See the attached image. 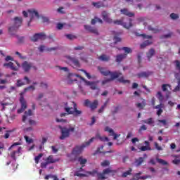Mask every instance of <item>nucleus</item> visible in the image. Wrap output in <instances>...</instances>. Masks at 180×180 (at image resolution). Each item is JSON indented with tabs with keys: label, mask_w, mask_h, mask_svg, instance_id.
Returning a JSON list of instances; mask_svg holds the SVG:
<instances>
[{
	"label": "nucleus",
	"mask_w": 180,
	"mask_h": 180,
	"mask_svg": "<svg viewBox=\"0 0 180 180\" xmlns=\"http://www.w3.org/2000/svg\"><path fill=\"white\" fill-rule=\"evenodd\" d=\"M98 70L99 72L101 74V75H103V77H108L109 75L110 76V78L106 79L102 82V85H105V84H108V82L115 81V79L123 75V74L120 72H117V71L110 72V70H107L106 68H103L101 66L98 67Z\"/></svg>",
	"instance_id": "f257e3e1"
},
{
	"label": "nucleus",
	"mask_w": 180,
	"mask_h": 180,
	"mask_svg": "<svg viewBox=\"0 0 180 180\" xmlns=\"http://www.w3.org/2000/svg\"><path fill=\"white\" fill-rule=\"evenodd\" d=\"M96 139H98V140H100L101 141H109V138L106 136H101L99 133H97L96 134V137L91 138L89 141L83 143L82 146H76L73 149L72 154H74L75 155H77V154H81V153L84 151V148H85V147H88V146H89L91 143H93L94 140H95Z\"/></svg>",
	"instance_id": "f03ea898"
},
{
	"label": "nucleus",
	"mask_w": 180,
	"mask_h": 180,
	"mask_svg": "<svg viewBox=\"0 0 180 180\" xmlns=\"http://www.w3.org/2000/svg\"><path fill=\"white\" fill-rule=\"evenodd\" d=\"M62 106H63L64 110L67 112V113H81V111L78 110L77 103L74 101L63 103Z\"/></svg>",
	"instance_id": "7ed1b4c3"
},
{
	"label": "nucleus",
	"mask_w": 180,
	"mask_h": 180,
	"mask_svg": "<svg viewBox=\"0 0 180 180\" xmlns=\"http://www.w3.org/2000/svg\"><path fill=\"white\" fill-rule=\"evenodd\" d=\"M59 129H60L61 135L59 137L60 140H65V139H68L70 137V134L74 132L75 130V127L70 126L69 127H63L59 126Z\"/></svg>",
	"instance_id": "20e7f679"
},
{
	"label": "nucleus",
	"mask_w": 180,
	"mask_h": 180,
	"mask_svg": "<svg viewBox=\"0 0 180 180\" xmlns=\"http://www.w3.org/2000/svg\"><path fill=\"white\" fill-rule=\"evenodd\" d=\"M114 25H120V26H123L125 29H129L133 26L131 23V19L127 18L125 20L124 19L121 20H116L113 21Z\"/></svg>",
	"instance_id": "39448f33"
},
{
	"label": "nucleus",
	"mask_w": 180,
	"mask_h": 180,
	"mask_svg": "<svg viewBox=\"0 0 180 180\" xmlns=\"http://www.w3.org/2000/svg\"><path fill=\"white\" fill-rule=\"evenodd\" d=\"M83 105L86 108H89L91 110H95L99 105V101L98 100H94L93 102H91L89 99H86L84 100Z\"/></svg>",
	"instance_id": "423d86ee"
},
{
	"label": "nucleus",
	"mask_w": 180,
	"mask_h": 180,
	"mask_svg": "<svg viewBox=\"0 0 180 180\" xmlns=\"http://www.w3.org/2000/svg\"><path fill=\"white\" fill-rule=\"evenodd\" d=\"M32 116H33L32 113H25L22 116V122H24V123L26 122H28V123L30 126H37V122L34 120L32 118Z\"/></svg>",
	"instance_id": "0eeeda50"
},
{
	"label": "nucleus",
	"mask_w": 180,
	"mask_h": 180,
	"mask_svg": "<svg viewBox=\"0 0 180 180\" xmlns=\"http://www.w3.org/2000/svg\"><path fill=\"white\" fill-rule=\"evenodd\" d=\"M75 76L77 77V78L82 79V81H83L86 84V85L90 86L91 89H92L93 91H95V89H98V84H96V82H89L79 75H75Z\"/></svg>",
	"instance_id": "6e6552de"
},
{
	"label": "nucleus",
	"mask_w": 180,
	"mask_h": 180,
	"mask_svg": "<svg viewBox=\"0 0 180 180\" xmlns=\"http://www.w3.org/2000/svg\"><path fill=\"white\" fill-rule=\"evenodd\" d=\"M58 161V159L54 158V156L49 155L46 160L45 162L41 163V168H47L49 164H54Z\"/></svg>",
	"instance_id": "1a4fd4ad"
},
{
	"label": "nucleus",
	"mask_w": 180,
	"mask_h": 180,
	"mask_svg": "<svg viewBox=\"0 0 180 180\" xmlns=\"http://www.w3.org/2000/svg\"><path fill=\"white\" fill-rule=\"evenodd\" d=\"M115 172H116V171L112 169V167L105 169L103 173L98 174V179H101V180L107 179L108 177L106 176V175H109V174H113Z\"/></svg>",
	"instance_id": "9d476101"
},
{
	"label": "nucleus",
	"mask_w": 180,
	"mask_h": 180,
	"mask_svg": "<svg viewBox=\"0 0 180 180\" xmlns=\"http://www.w3.org/2000/svg\"><path fill=\"white\" fill-rule=\"evenodd\" d=\"M20 103L21 104V108L18 110V113H23L25 110L27 108V103H26V100H25V97L21 96L20 97Z\"/></svg>",
	"instance_id": "9b49d317"
},
{
	"label": "nucleus",
	"mask_w": 180,
	"mask_h": 180,
	"mask_svg": "<svg viewBox=\"0 0 180 180\" xmlns=\"http://www.w3.org/2000/svg\"><path fill=\"white\" fill-rule=\"evenodd\" d=\"M46 39V34L44 33H37L33 35L30 38L31 41L36 42L37 40H44Z\"/></svg>",
	"instance_id": "f8f14e48"
},
{
	"label": "nucleus",
	"mask_w": 180,
	"mask_h": 180,
	"mask_svg": "<svg viewBox=\"0 0 180 180\" xmlns=\"http://www.w3.org/2000/svg\"><path fill=\"white\" fill-rule=\"evenodd\" d=\"M22 70H24L25 72H29V71H30V69L32 68H34V70H37V68H36L35 66H33L32 63H29L27 61L23 62L22 64Z\"/></svg>",
	"instance_id": "ddd939ff"
},
{
	"label": "nucleus",
	"mask_w": 180,
	"mask_h": 180,
	"mask_svg": "<svg viewBox=\"0 0 180 180\" xmlns=\"http://www.w3.org/2000/svg\"><path fill=\"white\" fill-rule=\"evenodd\" d=\"M17 66L13 65V63L9 62L4 64V67H8L13 71H18L19 70V67H20V64L18 61H15Z\"/></svg>",
	"instance_id": "4468645a"
},
{
	"label": "nucleus",
	"mask_w": 180,
	"mask_h": 180,
	"mask_svg": "<svg viewBox=\"0 0 180 180\" xmlns=\"http://www.w3.org/2000/svg\"><path fill=\"white\" fill-rule=\"evenodd\" d=\"M66 58L75 65L76 68L81 67V63H79V60L75 57H71V56H66Z\"/></svg>",
	"instance_id": "2eb2a0df"
},
{
	"label": "nucleus",
	"mask_w": 180,
	"mask_h": 180,
	"mask_svg": "<svg viewBox=\"0 0 180 180\" xmlns=\"http://www.w3.org/2000/svg\"><path fill=\"white\" fill-rule=\"evenodd\" d=\"M65 116H68V113H58L56 115V120L58 123H61V122H66L67 120H65L64 117Z\"/></svg>",
	"instance_id": "dca6fc26"
},
{
	"label": "nucleus",
	"mask_w": 180,
	"mask_h": 180,
	"mask_svg": "<svg viewBox=\"0 0 180 180\" xmlns=\"http://www.w3.org/2000/svg\"><path fill=\"white\" fill-rule=\"evenodd\" d=\"M104 130L105 131H108V133H110V136H114L113 140H117V138L120 137V134L115 133V131H113L112 128L109 127H105Z\"/></svg>",
	"instance_id": "f3484780"
},
{
	"label": "nucleus",
	"mask_w": 180,
	"mask_h": 180,
	"mask_svg": "<svg viewBox=\"0 0 180 180\" xmlns=\"http://www.w3.org/2000/svg\"><path fill=\"white\" fill-rule=\"evenodd\" d=\"M101 15L104 22H106V23H113V20L109 17V13H108V12L103 11Z\"/></svg>",
	"instance_id": "a211bd4d"
},
{
	"label": "nucleus",
	"mask_w": 180,
	"mask_h": 180,
	"mask_svg": "<svg viewBox=\"0 0 180 180\" xmlns=\"http://www.w3.org/2000/svg\"><path fill=\"white\" fill-rule=\"evenodd\" d=\"M28 15L30 16V22H32L33 20L34 16L36 18H39V13L36 10H28Z\"/></svg>",
	"instance_id": "6ab92c4d"
},
{
	"label": "nucleus",
	"mask_w": 180,
	"mask_h": 180,
	"mask_svg": "<svg viewBox=\"0 0 180 180\" xmlns=\"http://www.w3.org/2000/svg\"><path fill=\"white\" fill-rule=\"evenodd\" d=\"M13 20L14 25H15L17 27H20L23 22V18H22V17H15Z\"/></svg>",
	"instance_id": "aec40b11"
},
{
	"label": "nucleus",
	"mask_w": 180,
	"mask_h": 180,
	"mask_svg": "<svg viewBox=\"0 0 180 180\" xmlns=\"http://www.w3.org/2000/svg\"><path fill=\"white\" fill-rule=\"evenodd\" d=\"M85 30H87V32H89L90 33H93L94 34H99V32H98V29L91 27L90 25H84Z\"/></svg>",
	"instance_id": "412c9836"
},
{
	"label": "nucleus",
	"mask_w": 180,
	"mask_h": 180,
	"mask_svg": "<svg viewBox=\"0 0 180 180\" xmlns=\"http://www.w3.org/2000/svg\"><path fill=\"white\" fill-rule=\"evenodd\" d=\"M127 58V53H121L116 56L115 61L120 64L122 61L124 60V58Z\"/></svg>",
	"instance_id": "4be33fe9"
},
{
	"label": "nucleus",
	"mask_w": 180,
	"mask_h": 180,
	"mask_svg": "<svg viewBox=\"0 0 180 180\" xmlns=\"http://www.w3.org/2000/svg\"><path fill=\"white\" fill-rule=\"evenodd\" d=\"M151 74H153V72H141L140 73H138L136 76L138 77V78H148L150 75H151Z\"/></svg>",
	"instance_id": "5701e85b"
},
{
	"label": "nucleus",
	"mask_w": 180,
	"mask_h": 180,
	"mask_svg": "<svg viewBox=\"0 0 180 180\" xmlns=\"http://www.w3.org/2000/svg\"><path fill=\"white\" fill-rule=\"evenodd\" d=\"M20 150H22V148L18 147L16 150H14L11 153V157L14 160V161H16V155L19 157L20 155Z\"/></svg>",
	"instance_id": "b1692460"
},
{
	"label": "nucleus",
	"mask_w": 180,
	"mask_h": 180,
	"mask_svg": "<svg viewBox=\"0 0 180 180\" xmlns=\"http://www.w3.org/2000/svg\"><path fill=\"white\" fill-rule=\"evenodd\" d=\"M146 105H147V101H146V99H143V98H141V102L137 103L136 104V108H138V109H144V108H146Z\"/></svg>",
	"instance_id": "393cba45"
},
{
	"label": "nucleus",
	"mask_w": 180,
	"mask_h": 180,
	"mask_svg": "<svg viewBox=\"0 0 180 180\" xmlns=\"http://www.w3.org/2000/svg\"><path fill=\"white\" fill-rule=\"evenodd\" d=\"M92 5L94 6L95 8H97V9L108 7V4H105L103 1L93 2Z\"/></svg>",
	"instance_id": "a878e982"
},
{
	"label": "nucleus",
	"mask_w": 180,
	"mask_h": 180,
	"mask_svg": "<svg viewBox=\"0 0 180 180\" xmlns=\"http://www.w3.org/2000/svg\"><path fill=\"white\" fill-rule=\"evenodd\" d=\"M142 123H145L146 124H148L152 127L155 125V121H154V119L151 117L142 120Z\"/></svg>",
	"instance_id": "bb28decb"
},
{
	"label": "nucleus",
	"mask_w": 180,
	"mask_h": 180,
	"mask_svg": "<svg viewBox=\"0 0 180 180\" xmlns=\"http://www.w3.org/2000/svg\"><path fill=\"white\" fill-rule=\"evenodd\" d=\"M120 12L122 15H125L126 16H128L129 18H133L134 16V13H131L127 10V8L121 9Z\"/></svg>",
	"instance_id": "cd10ccee"
},
{
	"label": "nucleus",
	"mask_w": 180,
	"mask_h": 180,
	"mask_svg": "<svg viewBox=\"0 0 180 180\" xmlns=\"http://www.w3.org/2000/svg\"><path fill=\"white\" fill-rule=\"evenodd\" d=\"M145 146H142L139 148L141 151H151V146H150V142L146 141H145Z\"/></svg>",
	"instance_id": "c85d7f7f"
},
{
	"label": "nucleus",
	"mask_w": 180,
	"mask_h": 180,
	"mask_svg": "<svg viewBox=\"0 0 180 180\" xmlns=\"http://www.w3.org/2000/svg\"><path fill=\"white\" fill-rule=\"evenodd\" d=\"M155 54V50L154 48L150 49L148 53H146V57L148 58V61H151V58Z\"/></svg>",
	"instance_id": "c756f323"
},
{
	"label": "nucleus",
	"mask_w": 180,
	"mask_h": 180,
	"mask_svg": "<svg viewBox=\"0 0 180 180\" xmlns=\"http://www.w3.org/2000/svg\"><path fill=\"white\" fill-rule=\"evenodd\" d=\"M38 49L39 50L40 53H43V51H44V50L46 49V46L44 45H40ZM46 50V51H53L54 50H57V48H47Z\"/></svg>",
	"instance_id": "7c9ffc66"
},
{
	"label": "nucleus",
	"mask_w": 180,
	"mask_h": 180,
	"mask_svg": "<svg viewBox=\"0 0 180 180\" xmlns=\"http://www.w3.org/2000/svg\"><path fill=\"white\" fill-rule=\"evenodd\" d=\"M98 60H100V61H110V56H108V55H105V54H102L101 56H100L98 57Z\"/></svg>",
	"instance_id": "2f4dec72"
},
{
	"label": "nucleus",
	"mask_w": 180,
	"mask_h": 180,
	"mask_svg": "<svg viewBox=\"0 0 180 180\" xmlns=\"http://www.w3.org/2000/svg\"><path fill=\"white\" fill-rule=\"evenodd\" d=\"M18 29H19V27H17L16 25H13V26L8 28V32L10 33V34H15Z\"/></svg>",
	"instance_id": "473e14b6"
},
{
	"label": "nucleus",
	"mask_w": 180,
	"mask_h": 180,
	"mask_svg": "<svg viewBox=\"0 0 180 180\" xmlns=\"http://www.w3.org/2000/svg\"><path fill=\"white\" fill-rule=\"evenodd\" d=\"M151 44H153V41H150V40L144 41L141 44V49H146V47H147V46H151Z\"/></svg>",
	"instance_id": "72a5a7b5"
},
{
	"label": "nucleus",
	"mask_w": 180,
	"mask_h": 180,
	"mask_svg": "<svg viewBox=\"0 0 180 180\" xmlns=\"http://www.w3.org/2000/svg\"><path fill=\"white\" fill-rule=\"evenodd\" d=\"M143 162H144V158H139L135 160L134 164L136 167H140Z\"/></svg>",
	"instance_id": "f704fd0d"
},
{
	"label": "nucleus",
	"mask_w": 180,
	"mask_h": 180,
	"mask_svg": "<svg viewBox=\"0 0 180 180\" xmlns=\"http://www.w3.org/2000/svg\"><path fill=\"white\" fill-rule=\"evenodd\" d=\"M118 50H123L124 51L125 54H127V57L128 54H130V53L132 52L131 49L129 47L124 46L122 48H119Z\"/></svg>",
	"instance_id": "c9c22d12"
},
{
	"label": "nucleus",
	"mask_w": 180,
	"mask_h": 180,
	"mask_svg": "<svg viewBox=\"0 0 180 180\" xmlns=\"http://www.w3.org/2000/svg\"><path fill=\"white\" fill-rule=\"evenodd\" d=\"M96 172H86V174H77V176H88L89 175H91L92 176H94V175H95Z\"/></svg>",
	"instance_id": "e433bc0d"
},
{
	"label": "nucleus",
	"mask_w": 180,
	"mask_h": 180,
	"mask_svg": "<svg viewBox=\"0 0 180 180\" xmlns=\"http://www.w3.org/2000/svg\"><path fill=\"white\" fill-rule=\"evenodd\" d=\"M117 81H119L121 84H130V80L124 79V77L123 76L117 79Z\"/></svg>",
	"instance_id": "4c0bfd02"
},
{
	"label": "nucleus",
	"mask_w": 180,
	"mask_h": 180,
	"mask_svg": "<svg viewBox=\"0 0 180 180\" xmlns=\"http://www.w3.org/2000/svg\"><path fill=\"white\" fill-rule=\"evenodd\" d=\"M108 103H109V100H107L103 105H101V108L98 110V113H102L103 110H105V108L108 106Z\"/></svg>",
	"instance_id": "58836bf2"
},
{
	"label": "nucleus",
	"mask_w": 180,
	"mask_h": 180,
	"mask_svg": "<svg viewBox=\"0 0 180 180\" xmlns=\"http://www.w3.org/2000/svg\"><path fill=\"white\" fill-rule=\"evenodd\" d=\"M173 158H174L172 160V162L175 165H178V164H180V157L179 156H172Z\"/></svg>",
	"instance_id": "ea45409f"
},
{
	"label": "nucleus",
	"mask_w": 180,
	"mask_h": 180,
	"mask_svg": "<svg viewBox=\"0 0 180 180\" xmlns=\"http://www.w3.org/2000/svg\"><path fill=\"white\" fill-rule=\"evenodd\" d=\"M156 160L159 164H161L162 165H168V162H167L162 159H160L158 158H156Z\"/></svg>",
	"instance_id": "a19ab883"
},
{
	"label": "nucleus",
	"mask_w": 180,
	"mask_h": 180,
	"mask_svg": "<svg viewBox=\"0 0 180 180\" xmlns=\"http://www.w3.org/2000/svg\"><path fill=\"white\" fill-rule=\"evenodd\" d=\"M78 161H79V162H80L81 165H82V167H84V165L86 164L87 160H86V158L80 157V158H78Z\"/></svg>",
	"instance_id": "79ce46f5"
},
{
	"label": "nucleus",
	"mask_w": 180,
	"mask_h": 180,
	"mask_svg": "<svg viewBox=\"0 0 180 180\" xmlns=\"http://www.w3.org/2000/svg\"><path fill=\"white\" fill-rule=\"evenodd\" d=\"M155 109H158L157 113H162V104L160 103L155 106Z\"/></svg>",
	"instance_id": "37998d69"
},
{
	"label": "nucleus",
	"mask_w": 180,
	"mask_h": 180,
	"mask_svg": "<svg viewBox=\"0 0 180 180\" xmlns=\"http://www.w3.org/2000/svg\"><path fill=\"white\" fill-rule=\"evenodd\" d=\"M6 116L7 117L8 122H9V120H13V119H15V115L13 113H8Z\"/></svg>",
	"instance_id": "c03bdc74"
},
{
	"label": "nucleus",
	"mask_w": 180,
	"mask_h": 180,
	"mask_svg": "<svg viewBox=\"0 0 180 180\" xmlns=\"http://www.w3.org/2000/svg\"><path fill=\"white\" fill-rule=\"evenodd\" d=\"M157 98L159 99L160 102H162V101H164V96H162L161 91H158L157 93Z\"/></svg>",
	"instance_id": "a18cd8bd"
},
{
	"label": "nucleus",
	"mask_w": 180,
	"mask_h": 180,
	"mask_svg": "<svg viewBox=\"0 0 180 180\" xmlns=\"http://www.w3.org/2000/svg\"><path fill=\"white\" fill-rule=\"evenodd\" d=\"M148 30H150V32H153V33L160 32V30H158L157 28H153V27H151V26H148Z\"/></svg>",
	"instance_id": "49530a36"
},
{
	"label": "nucleus",
	"mask_w": 180,
	"mask_h": 180,
	"mask_svg": "<svg viewBox=\"0 0 180 180\" xmlns=\"http://www.w3.org/2000/svg\"><path fill=\"white\" fill-rule=\"evenodd\" d=\"M167 88H171V85L166 84L162 85V89L164 92H166V91H168Z\"/></svg>",
	"instance_id": "de8ad7c7"
},
{
	"label": "nucleus",
	"mask_w": 180,
	"mask_h": 180,
	"mask_svg": "<svg viewBox=\"0 0 180 180\" xmlns=\"http://www.w3.org/2000/svg\"><path fill=\"white\" fill-rule=\"evenodd\" d=\"M24 138L27 144H32V143H33V139L29 138L27 136H25Z\"/></svg>",
	"instance_id": "09e8293b"
},
{
	"label": "nucleus",
	"mask_w": 180,
	"mask_h": 180,
	"mask_svg": "<svg viewBox=\"0 0 180 180\" xmlns=\"http://www.w3.org/2000/svg\"><path fill=\"white\" fill-rule=\"evenodd\" d=\"M43 157V153H40L39 155L36 156L34 158V161L36 164H39V161H40V159Z\"/></svg>",
	"instance_id": "8fccbe9b"
},
{
	"label": "nucleus",
	"mask_w": 180,
	"mask_h": 180,
	"mask_svg": "<svg viewBox=\"0 0 180 180\" xmlns=\"http://www.w3.org/2000/svg\"><path fill=\"white\" fill-rule=\"evenodd\" d=\"M131 171L133 170L130 168L128 171L124 172L122 174L123 178H126V176H127L128 175H130V174H131Z\"/></svg>",
	"instance_id": "3c124183"
},
{
	"label": "nucleus",
	"mask_w": 180,
	"mask_h": 180,
	"mask_svg": "<svg viewBox=\"0 0 180 180\" xmlns=\"http://www.w3.org/2000/svg\"><path fill=\"white\" fill-rule=\"evenodd\" d=\"M110 162L109 160H104L101 163V167H108L110 165Z\"/></svg>",
	"instance_id": "603ef678"
},
{
	"label": "nucleus",
	"mask_w": 180,
	"mask_h": 180,
	"mask_svg": "<svg viewBox=\"0 0 180 180\" xmlns=\"http://www.w3.org/2000/svg\"><path fill=\"white\" fill-rule=\"evenodd\" d=\"M174 63L176 64V70L180 72V61L176 60L174 61Z\"/></svg>",
	"instance_id": "864d4df0"
},
{
	"label": "nucleus",
	"mask_w": 180,
	"mask_h": 180,
	"mask_svg": "<svg viewBox=\"0 0 180 180\" xmlns=\"http://www.w3.org/2000/svg\"><path fill=\"white\" fill-rule=\"evenodd\" d=\"M155 148L156 150H158V151H162V147L158 145V143L155 142L154 143Z\"/></svg>",
	"instance_id": "5fc2aeb1"
},
{
	"label": "nucleus",
	"mask_w": 180,
	"mask_h": 180,
	"mask_svg": "<svg viewBox=\"0 0 180 180\" xmlns=\"http://www.w3.org/2000/svg\"><path fill=\"white\" fill-rule=\"evenodd\" d=\"M65 37L69 40H74V39H77V37L75 35H72V34H66Z\"/></svg>",
	"instance_id": "6e6d98bb"
},
{
	"label": "nucleus",
	"mask_w": 180,
	"mask_h": 180,
	"mask_svg": "<svg viewBox=\"0 0 180 180\" xmlns=\"http://www.w3.org/2000/svg\"><path fill=\"white\" fill-rule=\"evenodd\" d=\"M30 89H32V91H34V89H36V88L34 87V86L31 85V86H29L28 87L25 88L24 89V91L27 92V91H30Z\"/></svg>",
	"instance_id": "4d7b16f0"
},
{
	"label": "nucleus",
	"mask_w": 180,
	"mask_h": 180,
	"mask_svg": "<svg viewBox=\"0 0 180 180\" xmlns=\"http://www.w3.org/2000/svg\"><path fill=\"white\" fill-rule=\"evenodd\" d=\"M170 18L171 19H173L174 20H175V19H178L179 16L178 15V14H175L172 13V14H170Z\"/></svg>",
	"instance_id": "13d9d810"
},
{
	"label": "nucleus",
	"mask_w": 180,
	"mask_h": 180,
	"mask_svg": "<svg viewBox=\"0 0 180 180\" xmlns=\"http://www.w3.org/2000/svg\"><path fill=\"white\" fill-rule=\"evenodd\" d=\"M146 130H147V127L143 124L139 128V133H141V131H144Z\"/></svg>",
	"instance_id": "bf43d9fd"
},
{
	"label": "nucleus",
	"mask_w": 180,
	"mask_h": 180,
	"mask_svg": "<svg viewBox=\"0 0 180 180\" xmlns=\"http://www.w3.org/2000/svg\"><path fill=\"white\" fill-rule=\"evenodd\" d=\"M81 71L85 74L88 79H91V75H89V73H88L85 70H81Z\"/></svg>",
	"instance_id": "052dcab7"
},
{
	"label": "nucleus",
	"mask_w": 180,
	"mask_h": 180,
	"mask_svg": "<svg viewBox=\"0 0 180 180\" xmlns=\"http://www.w3.org/2000/svg\"><path fill=\"white\" fill-rule=\"evenodd\" d=\"M23 85H25V83L22 80H17V86H23Z\"/></svg>",
	"instance_id": "680f3d73"
},
{
	"label": "nucleus",
	"mask_w": 180,
	"mask_h": 180,
	"mask_svg": "<svg viewBox=\"0 0 180 180\" xmlns=\"http://www.w3.org/2000/svg\"><path fill=\"white\" fill-rule=\"evenodd\" d=\"M114 41L115 43H119V41H122V39L117 36L114 37Z\"/></svg>",
	"instance_id": "e2e57ef3"
},
{
	"label": "nucleus",
	"mask_w": 180,
	"mask_h": 180,
	"mask_svg": "<svg viewBox=\"0 0 180 180\" xmlns=\"http://www.w3.org/2000/svg\"><path fill=\"white\" fill-rule=\"evenodd\" d=\"M63 27H64V24L60 22L57 24L58 30H62Z\"/></svg>",
	"instance_id": "0e129e2a"
},
{
	"label": "nucleus",
	"mask_w": 180,
	"mask_h": 180,
	"mask_svg": "<svg viewBox=\"0 0 180 180\" xmlns=\"http://www.w3.org/2000/svg\"><path fill=\"white\" fill-rule=\"evenodd\" d=\"M141 37H143L144 39H148V40H150V39H153V36H151V35H146L145 34H142Z\"/></svg>",
	"instance_id": "69168bd1"
},
{
	"label": "nucleus",
	"mask_w": 180,
	"mask_h": 180,
	"mask_svg": "<svg viewBox=\"0 0 180 180\" xmlns=\"http://www.w3.org/2000/svg\"><path fill=\"white\" fill-rule=\"evenodd\" d=\"M51 150L54 154H56V153H58V148L56 146H51Z\"/></svg>",
	"instance_id": "338daca9"
},
{
	"label": "nucleus",
	"mask_w": 180,
	"mask_h": 180,
	"mask_svg": "<svg viewBox=\"0 0 180 180\" xmlns=\"http://www.w3.org/2000/svg\"><path fill=\"white\" fill-rule=\"evenodd\" d=\"M178 91H180V84H178V85L174 89L173 92H178Z\"/></svg>",
	"instance_id": "774afa93"
}]
</instances>
